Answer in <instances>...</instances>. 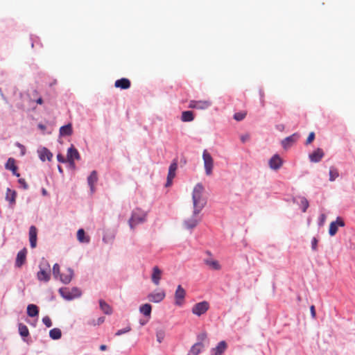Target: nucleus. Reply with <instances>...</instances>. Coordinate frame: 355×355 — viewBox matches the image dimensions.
<instances>
[{
  "mask_svg": "<svg viewBox=\"0 0 355 355\" xmlns=\"http://www.w3.org/2000/svg\"><path fill=\"white\" fill-rule=\"evenodd\" d=\"M37 153L40 159L44 162L46 159L48 161H51L53 157V154L50 152L49 149L45 147H41L38 148Z\"/></svg>",
  "mask_w": 355,
  "mask_h": 355,
  "instance_id": "nucleus-14",
  "label": "nucleus"
},
{
  "mask_svg": "<svg viewBox=\"0 0 355 355\" xmlns=\"http://www.w3.org/2000/svg\"><path fill=\"white\" fill-rule=\"evenodd\" d=\"M165 295V293L163 291L153 292L148 295V299L151 302L159 303L164 299Z\"/></svg>",
  "mask_w": 355,
  "mask_h": 355,
  "instance_id": "nucleus-13",
  "label": "nucleus"
},
{
  "mask_svg": "<svg viewBox=\"0 0 355 355\" xmlns=\"http://www.w3.org/2000/svg\"><path fill=\"white\" fill-rule=\"evenodd\" d=\"M178 168V160L174 159L173 162L171 164L169 168H168V173L167 176V180L166 183V187H169L172 184V180L175 176V171Z\"/></svg>",
  "mask_w": 355,
  "mask_h": 355,
  "instance_id": "nucleus-9",
  "label": "nucleus"
},
{
  "mask_svg": "<svg viewBox=\"0 0 355 355\" xmlns=\"http://www.w3.org/2000/svg\"><path fill=\"white\" fill-rule=\"evenodd\" d=\"M318 240L315 237H313L311 241V248L313 251L317 250Z\"/></svg>",
  "mask_w": 355,
  "mask_h": 355,
  "instance_id": "nucleus-49",
  "label": "nucleus"
},
{
  "mask_svg": "<svg viewBox=\"0 0 355 355\" xmlns=\"http://www.w3.org/2000/svg\"><path fill=\"white\" fill-rule=\"evenodd\" d=\"M206 254H208L209 256L211 255V253L209 251H207Z\"/></svg>",
  "mask_w": 355,
  "mask_h": 355,
  "instance_id": "nucleus-63",
  "label": "nucleus"
},
{
  "mask_svg": "<svg viewBox=\"0 0 355 355\" xmlns=\"http://www.w3.org/2000/svg\"><path fill=\"white\" fill-rule=\"evenodd\" d=\"M204 263L213 270H218L220 269V265L219 264L218 261L214 260L211 258L205 259Z\"/></svg>",
  "mask_w": 355,
  "mask_h": 355,
  "instance_id": "nucleus-25",
  "label": "nucleus"
},
{
  "mask_svg": "<svg viewBox=\"0 0 355 355\" xmlns=\"http://www.w3.org/2000/svg\"><path fill=\"white\" fill-rule=\"evenodd\" d=\"M314 139H315V133L313 132H311L309 134V135L306 141L305 144L308 145V144H311L314 140Z\"/></svg>",
  "mask_w": 355,
  "mask_h": 355,
  "instance_id": "nucleus-47",
  "label": "nucleus"
},
{
  "mask_svg": "<svg viewBox=\"0 0 355 355\" xmlns=\"http://www.w3.org/2000/svg\"><path fill=\"white\" fill-rule=\"evenodd\" d=\"M42 193L43 196H46L48 193H47V191L45 189L43 188L42 189Z\"/></svg>",
  "mask_w": 355,
  "mask_h": 355,
  "instance_id": "nucleus-59",
  "label": "nucleus"
},
{
  "mask_svg": "<svg viewBox=\"0 0 355 355\" xmlns=\"http://www.w3.org/2000/svg\"><path fill=\"white\" fill-rule=\"evenodd\" d=\"M15 146H17L19 148V150H21V155H24L26 153L25 146L19 142H16Z\"/></svg>",
  "mask_w": 355,
  "mask_h": 355,
  "instance_id": "nucleus-48",
  "label": "nucleus"
},
{
  "mask_svg": "<svg viewBox=\"0 0 355 355\" xmlns=\"http://www.w3.org/2000/svg\"><path fill=\"white\" fill-rule=\"evenodd\" d=\"M298 199L300 200V205L302 207V211L306 212L309 206V201L303 196L298 197Z\"/></svg>",
  "mask_w": 355,
  "mask_h": 355,
  "instance_id": "nucleus-36",
  "label": "nucleus"
},
{
  "mask_svg": "<svg viewBox=\"0 0 355 355\" xmlns=\"http://www.w3.org/2000/svg\"><path fill=\"white\" fill-rule=\"evenodd\" d=\"M99 348H100V350L105 351L107 349V346L105 345H101Z\"/></svg>",
  "mask_w": 355,
  "mask_h": 355,
  "instance_id": "nucleus-55",
  "label": "nucleus"
},
{
  "mask_svg": "<svg viewBox=\"0 0 355 355\" xmlns=\"http://www.w3.org/2000/svg\"><path fill=\"white\" fill-rule=\"evenodd\" d=\"M162 270L157 266L153 267L151 280L155 285L157 286L159 284V282L162 278Z\"/></svg>",
  "mask_w": 355,
  "mask_h": 355,
  "instance_id": "nucleus-20",
  "label": "nucleus"
},
{
  "mask_svg": "<svg viewBox=\"0 0 355 355\" xmlns=\"http://www.w3.org/2000/svg\"><path fill=\"white\" fill-rule=\"evenodd\" d=\"M77 239L80 243H88L90 241L89 237L85 235L83 229H80L77 232Z\"/></svg>",
  "mask_w": 355,
  "mask_h": 355,
  "instance_id": "nucleus-29",
  "label": "nucleus"
},
{
  "mask_svg": "<svg viewBox=\"0 0 355 355\" xmlns=\"http://www.w3.org/2000/svg\"><path fill=\"white\" fill-rule=\"evenodd\" d=\"M73 276V270L71 268H67V274H61L58 277L60 280L64 284H68L72 279Z\"/></svg>",
  "mask_w": 355,
  "mask_h": 355,
  "instance_id": "nucleus-21",
  "label": "nucleus"
},
{
  "mask_svg": "<svg viewBox=\"0 0 355 355\" xmlns=\"http://www.w3.org/2000/svg\"><path fill=\"white\" fill-rule=\"evenodd\" d=\"M130 81L125 78L116 80L114 83V86L121 89H127L130 87Z\"/></svg>",
  "mask_w": 355,
  "mask_h": 355,
  "instance_id": "nucleus-23",
  "label": "nucleus"
},
{
  "mask_svg": "<svg viewBox=\"0 0 355 355\" xmlns=\"http://www.w3.org/2000/svg\"><path fill=\"white\" fill-rule=\"evenodd\" d=\"M245 112H236L234 114V119L237 121H241L245 119Z\"/></svg>",
  "mask_w": 355,
  "mask_h": 355,
  "instance_id": "nucleus-42",
  "label": "nucleus"
},
{
  "mask_svg": "<svg viewBox=\"0 0 355 355\" xmlns=\"http://www.w3.org/2000/svg\"><path fill=\"white\" fill-rule=\"evenodd\" d=\"M105 322V317H99L96 320L94 319H92L87 322V324L89 325L96 326V325H100L103 324Z\"/></svg>",
  "mask_w": 355,
  "mask_h": 355,
  "instance_id": "nucleus-38",
  "label": "nucleus"
},
{
  "mask_svg": "<svg viewBox=\"0 0 355 355\" xmlns=\"http://www.w3.org/2000/svg\"><path fill=\"white\" fill-rule=\"evenodd\" d=\"M202 159L204 162L205 173L207 175H210L212 173V169L214 167V159L207 150L203 151Z\"/></svg>",
  "mask_w": 355,
  "mask_h": 355,
  "instance_id": "nucleus-6",
  "label": "nucleus"
},
{
  "mask_svg": "<svg viewBox=\"0 0 355 355\" xmlns=\"http://www.w3.org/2000/svg\"><path fill=\"white\" fill-rule=\"evenodd\" d=\"M337 226L340 227H344L345 226V222L343 220V219L340 217H337L336 220L334 221Z\"/></svg>",
  "mask_w": 355,
  "mask_h": 355,
  "instance_id": "nucleus-50",
  "label": "nucleus"
},
{
  "mask_svg": "<svg viewBox=\"0 0 355 355\" xmlns=\"http://www.w3.org/2000/svg\"><path fill=\"white\" fill-rule=\"evenodd\" d=\"M209 309V304L207 301H202L193 305L191 309L193 314L200 316L205 314Z\"/></svg>",
  "mask_w": 355,
  "mask_h": 355,
  "instance_id": "nucleus-7",
  "label": "nucleus"
},
{
  "mask_svg": "<svg viewBox=\"0 0 355 355\" xmlns=\"http://www.w3.org/2000/svg\"><path fill=\"white\" fill-rule=\"evenodd\" d=\"M40 270L37 272V279L40 282H48L51 279L50 264L44 258L39 264Z\"/></svg>",
  "mask_w": 355,
  "mask_h": 355,
  "instance_id": "nucleus-2",
  "label": "nucleus"
},
{
  "mask_svg": "<svg viewBox=\"0 0 355 355\" xmlns=\"http://www.w3.org/2000/svg\"><path fill=\"white\" fill-rule=\"evenodd\" d=\"M204 187L202 184L198 183L193 188L192 193V200L193 211L196 213H200L206 205L207 201L202 197Z\"/></svg>",
  "mask_w": 355,
  "mask_h": 355,
  "instance_id": "nucleus-1",
  "label": "nucleus"
},
{
  "mask_svg": "<svg viewBox=\"0 0 355 355\" xmlns=\"http://www.w3.org/2000/svg\"><path fill=\"white\" fill-rule=\"evenodd\" d=\"M59 293L67 300H72L82 295L81 291L77 287H73L72 288L62 287L59 289Z\"/></svg>",
  "mask_w": 355,
  "mask_h": 355,
  "instance_id": "nucleus-4",
  "label": "nucleus"
},
{
  "mask_svg": "<svg viewBox=\"0 0 355 355\" xmlns=\"http://www.w3.org/2000/svg\"><path fill=\"white\" fill-rule=\"evenodd\" d=\"M152 306L150 304H144L139 307V311L145 316H150Z\"/></svg>",
  "mask_w": 355,
  "mask_h": 355,
  "instance_id": "nucleus-33",
  "label": "nucleus"
},
{
  "mask_svg": "<svg viewBox=\"0 0 355 355\" xmlns=\"http://www.w3.org/2000/svg\"><path fill=\"white\" fill-rule=\"evenodd\" d=\"M99 306L101 311L106 315H111L112 313V307L104 300L99 301Z\"/></svg>",
  "mask_w": 355,
  "mask_h": 355,
  "instance_id": "nucleus-28",
  "label": "nucleus"
},
{
  "mask_svg": "<svg viewBox=\"0 0 355 355\" xmlns=\"http://www.w3.org/2000/svg\"><path fill=\"white\" fill-rule=\"evenodd\" d=\"M337 231H338V226H337L336 223L334 221L331 222L330 223L329 230V235L331 236H334L337 233Z\"/></svg>",
  "mask_w": 355,
  "mask_h": 355,
  "instance_id": "nucleus-39",
  "label": "nucleus"
},
{
  "mask_svg": "<svg viewBox=\"0 0 355 355\" xmlns=\"http://www.w3.org/2000/svg\"><path fill=\"white\" fill-rule=\"evenodd\" d=\"M26 257V250L24 248L20 250L17 254L15 261V266L20 268L25 262Z\"/></svg>",
  "mask_w": 355,
  "mask_h": 355,
  "instance_id": "nucleus-22",
  "label": "nucleus"
},
{
  "mask_svg": "<svg viewBox=\"0 0 355 355\" xmlns=\"http://www.w3.org/2000/svg\"><path fill=\"white\" fill-rule=\"evenodd\" d=\"M211 105L210 101H195L192 100L189 101V107L197 110H205Z\"/></svg>",
  "mask_w": 355,
  "mask_h": 355,
  "instance_id": "nucleus-8",
  "label": "nucleus"
},
{
  "mask_svg": "<svg viewBox=\"0 0 355 355\" xmlns=\"http://www.w3.org/2000/svg\"><path fill=\"white\" fill-rule=\"evenodd\" d=\"M139 323H140V324H141V326H144V325H145V324H146V321L143 320H139Z\"/></svg>",
  "mask_w": 355,
  "mask_h": 355,
  "instance_id": "nucleus-60",
  "label": "nucleus"
},
{
  "mask_svg": "<svg viewBox=\"0 0 355 355\" xmlns=\"http://www.w3.org/2000/svg\"><path fill=\"white\" fill-rule=\"evenodd\" d=\"M227 349V343L225 341L222 340L219 342L216 347L210 350V355H222Z\"/></svg>",
  "mask_w": 355,
  "mask_h": 355,
  "instance_id": "nucleus-16",
  "label": "nucleus"
},
{
  "mask_svg": "<svg viewBox=\"0 0 355 355\" xmlns=\"http://www.w3.org/2000/svg\"><path fill=\"white\" fill-rule=\"evenodd\" d=\"M260 95H261V98H262L263 96V93L261 91H260Z\"/></svg>",
  "mask_w": 355,
  "mask_h": 355,
  "instance_id": "nucleus-64",
  "label": "nucleus"
},
{
  "mask_svg": "<svg viewBox=\"0 0 355 355\" xmlns=\"http://www.w3.org/2000/svg\"><path fill=\"white\" fill-rule=\"evenodd\" d=\"M0 93H1V96L3 97V98L4 100H6V98L4 97V96H3V93H2V91H1V88H0Z\"/></svg>",
  "mask_w": 355,
  "mask_h": 355,
  "instance_id": "nucleus-61",
  "label": "nucleus"
},
{
  "mask_svg": "<svg viewBox=\"0 0 355 355\" xmlns=\"http://www.w3.org/2000/svg\"><path fill=\"white\" fill-rule=\"evenodd\" d=\"M19 332L22 337H26L29 335L28 327L22 323L19 324Z\"/></svg>",
  "mask_w": 355,
  "mask_h": 355,
  "instance_id": "nucleus-37",
  "label": "nucleus"
},
{
  "mask_svg": "<svg viewBox=\"0 0 355 355\" xmlns=\"http://www.w3.org/2000/svg\"><path fill=\"white\" fill-rule=\"evenodd\" d=\"M268 164L271 169L278 170L282 165V160L278 155H275L270 159Z\"/></svg>",
  "mask_w": 355,
  "mask_h": 355,
  "instance_id": "nucleus-17",
  "label": "nucleus"
},
{
  "mask_svg": "<svg viewBox=\"0 0 355 355\" xmlns=\"http://www.w3.org/2000/svg\"><path fill=\"white\" fill-rule=\"evenodd\" d=\"M324 153L322 149L318 148L312 153L309 154V157L311 162L318 163L324 157Z\"/></svg>",
  "mask_w": 355,
  "mask_h": 355,
  "instance_id": "nucleus-15",
  "label": "nucleus"
},
{
  "mask_svg": "<svg viewBox=\"0 0 355 355\" xmlns=\"http://www.w3.org/2000/svg\"><path fill=\"white\" fill-rule=\"evenodd\" d=\"M27 314L30 317H35L39 314L38 307L35 304H28L27 306Z\"/></svg>",
  "mask_w": 355,
  "mask_h": 355,
  "instance_id": "nucleus-31",
  "label": "nucleus"
},
{
  "mask_svg": "<svg viewBox=\"0 0 355 355\" xmlns=\"http://www.w3.org/2000/svg\"><path fill=\"white\" fill-rule=\"evenodd\" d=\"M207 337V334L206 333H201L198 336V340H199L198 342H201L202 340H204Z\"/></svg>",
  "mask_w": 355,
  "mask_h": 355,
  "instance_id": "nucleus-51",
  "label": "nucleus"
},
{
  "mask_svg": "<svg viewBox=\"0 0 355 355\" xmlns=\"http://www.w3.org/2000/svg\"><path fill=\"white\" fill-rule=\"evenodd\" d=\"M165 337V331L162 329H157L156 331V338L159 343H161Z\"/></svg>",
  "mask_w": 355,
  "mask_h": 355,
  "instance_id": "nucleus-40",
  "label": "nucleus"
},
{
  "mask_svg": "<svg viewBox=\"0 0 355 355\" xmlns=\"http://www.w3.org/2000/svg\"><path fill=\"white\" fill-rule=\"evenodd\" d=\"M146 214L139 209L133 210L132 216L128 220V224L131 230H134L135 227L139 224L143 223L146 220Z\"/></svg>",
  "mask_w": 355,
  "mask_h": 355,
  "instance_id": "nucleus-3",
  "label": "nucleus"
},
{
  "mask_svg": "<svg viewBox=\"0 0 355 355\" xmlns=\"http://www.w3.org/2000/svg\"><path fill=\"white\" fill-rule=\"evenodd\" d=\"M49 336L53 340H58L62 336L61 330L58 328H53L49 331Z\"/></svg>",
  "mask_w": 355,
  "mask_h": 355,
  "instance_id": "nucleus-34",
  "label": "nucleus"
},
{
  "mask_svg": "<svg viewBox=\"0 0 355 355\" xmlns=\"http://www.w3.org/2000/svg\"><path fill=\"white\" fill-rule=\"evenodd\" d=\"M57 159L60 163H65L66 162L65 158L61 154H58L57 155Z\"/></svg>",
  "mask_w": 355,
  "mask_h": 355,
  "instance_id": "nucleus-52",
  "label": "nucleus"
},
{
  "mask_svg": "<svg viewBox=\"0 0 355 355\" xmlns=\"http://www.w3.org/2000/svg\"><path fill=\"white\" fill-rule=\"evenodd\" d=\"M329 181L334 182L339 176L338 170L334 166H331L329 168Z\"/></svg>",
  "mask_w": 355,
  "mask_h": 355,
  "instance_id": "nucleus-35",
  "label": "nucleus"
},
{
  "mask_svg": "<svg viewBox=\"0 0 355 355\" xmlns=\"http://www.w3.org/2000/svg\"><path fill=\"white\" fill-rule=\"evenodd\" d=\"M194 116L191 111H184L182 113L181 120L183 122H191L193 121Z\"/></svg>",
  "mask_w": 355,
  "mask_h": 355,
  "instance_id": "nucleus-32",
  "label": "nucleus"
},
{
  "mask_svg": "<svg viewBox=\"0 0 355 355\" xmlns=\"http://www.w3.org/2000/svg\"><path fill=\"white\" fill-rule=\"evenodd\" d=\"M18 182L20 184V185L21 186V187L24 189L26 190L28 189V185L24 179H23V178L19 179Z\"/></svg>",
  "mask_w": 355,
  "mask_h": 355,
  "instance_id": "nucleus-46",
  "label": "nucleus"
},
{
  "mask_svg": "<svg viewBox=\"0 0 355 355\" xmlns=\"http://www.w3.org/2000/svg\"><path fill=\"white\" fill-rule=\"evenodd\" d=\"M249 139V136L248 135H242L241 137V140L243 141V142H245V141H247L248 139Z\"/></svg>",
  "mask_w": 355,
  "mask_h": 355,
  "instance_id": "nucleus-54",
  "label": "nucleus"
},
{
  "mask_svg": "<svg viewBox=\"0 0 355 355\" xmlns=\"http://www.w3.org/2000/svg\"><path fill=\"white\" fill-rule=\"evenodd\" d=\"M185 295V290L182 287L181 285H178L175 293V304L178 306H181L183 303Z\"/></svg>",
  "mask_w": 355,
  "mask_h": 355,
  "instance_id": "nucleus-10",
  "label": "nucleus"
},
{
  "mask_svg": "<svg viewBox=\"0 0 355 355\" xmlns=\"http://www.w3.org/2000/svg\"><path fill=\"white\" fill-rule=\"evenodd\" d=\"M38 128L41 130H45L46 128L45 125L42 123L38 124Z\"/></svg>",
  "mask_w": 355,
  "mask_h": 355,
  "instance_id": "nucleus-56",
  "label": "nucleus"
},
{
  "mask_svg": "<svg viewBox=\"0 0 355 355\" xmlns=\"http://www.w3.org/2000/svg\"><path fill=\"white\" fill-rule=\"evenodd\" d=\"M130 330H131V327L130 326H128L125 328H123V329L118 330L115 333V336H121V335H122L123 334H126V333L130 331Z\"/></svg>",
  "mask_w": 355,
  "mask_h": 355,
  "instance_id": "nucleus-43",
  "label": "nucleus"
},
{
  "mask_svg": "<svg viewBox=\"0 0 355 355\" xmlns=\"http://www.w3.org/2000/svg\"><path fill=\"white\" fill-rule=\"evenodd\" d=\"M52 272H53V277L55 279H58V277L61 275L60 271V266L58 263H55L53 265Z\"/></svg>",
  "mask_w": 355,
  "mask_h": 355,
  "instance_id": "nucleus-41",
  "label": "nucleus"
},
{
  "mask_svg": "<svg viewBox=\"0 0 355 355\" xmlns=\"http://www.w3.org/2000/svg\"><path fill=\"white\" fill-rule=\"evenodd\" d=\"M17 193L15 191L8 188L6 190V200L9 202L11 207L15 204Z\"/></svg>",
  "mask_w": 355,
  "mask_h": 355,
  "instance_id": "nucleus-24",
  "label": "nucleus"
},
{
  "mask_svg": "<svg viewBox=\"0 0 355 355\" xmlns=\"http://www.w3.org/2000/svg\"><path fill=\"white\" fill-rule=\"evenodd\" d=\"M70 164V166H71V167L74 168V167H75L74 160H73V164Z\"/></svg>",
  "mask_w": 355,
  "mask_h": 355,
  "instance_id": "nucleus-62",
  "label": "nucleus"
},
{
  "mask_svg": "<svg viewBox=\"0 0 355 355\" xmlns=\"http://www.w3.org/2000/svg\"><path fill=\"white\" fill-rule=\"evenodd\" d=\"M29 241L31 247L35 248L37 245V228L33 225L29 228Z\"/></svg>",
  "mask_w": 355,
  "mask_h": 355,
  "instance_id": "nucleus-18",
  "label": "nucleus"
},
{
  "mask_svg": "<svg viewBox=\"0 0 355 355\" xmlns=\"http://www.w3.org/2000/svg\"><path fill=\"white\" fill-rule=\"evenodd\" d=\"M80 159V154L73 145L67 150V161L69 164H73V160H79Z\"/></svg>",
  "mask_w": 355,
  "mask_h": 355,
  "instance_id": "nucleus-12",
  "label": "nucleus"
},
{
  "mask_svg": "<svg viewBox=\"0 0 355 355\" xmlns=\"http://www.w3.org/2000/svg\"><path fill=\"white\" fill-rule=\"evenodd\" d=\"M98 181V175L96 171H92L87 178V184L92 193L94 192V184Z\"/></svg>",
  "mask_w": 355,
  "mask_h": 355,
  "instance_id": "nucleus-19",
  "label": "nucleus"
},
{
  "mask_svg": "<svg viewBox=\"0 0 355 355\" xmlns=\"http://www.w3.org/2000/svg\"><path fill=\"white\" fill-rule=\"evenodd\" d=\"M202 347V343L201 342H198L191 347L187 355H198Z\"/></svg>",
  "mask_w": 355,
  "mask_h": 355,
  "instance_id": "nucleus-27",
  "label": "nucleus"
},
{
  "mask_svg": "<svg viewBox=\"0 0 355 355\" xmlns=\"http://www.w3.org/2000/svg\"><path fill=\"white\" fill-rule=\"evenodd\" d=\"M5 167L6 169L10 170L12 171L13 174L16 176L19 177V174L17 173V166L15 164V159L13 158H9L5 165Z\"/></svg>",
  "mask_w": 355,
  "mask_h": 355,
  "instance_id": "nucleus-26",
  "label": "nucleus"
},
{
  "mask_svg": "<svg viewBox=\"0 0 355 355\" xmlns=\"http://www.w3.org/2000/svg\"><path fill=\"white\" fill-rule=\"evenodd\" d=\"M310 311H311V314L312 318H314L315 317V306L313 305H312L310 307Z\"/></svg>",
  "mask_w": 355,
  "mask_h": 355,
  "instance_id": "nucleus-53",
  "label": "nucleus"
},
{
  "mask_svg": "<svg viewBox=\"0 0 355 355\" xmlns=\"http://www.w3.org/2000/svg\"><path fill=\"white\" fill-rule=\"evenodd\" d=\"M300 138L298 133H294L291 136L286 137L282 141V146L284 148L287 149L290 148L294 143H295Z\"/></svg>",
  "mask_w": 355,
  "mask_h": 355,
  "instance_id": "nucleus-11",
  "label": "nucleus"
},
{
  "mask_svg": "<svg viewBox=\"0 0 355 355\" xmlns=\"http://www.w3.org/2000/svg\"><path fill=\"white\" fill-rule=\"evenodd\" d=\"M36 102H37V103L41 105L43 103V100L42 98H39L38 99H37Z\"/></svg>",
  "mask_w": 355,
  "mask_h": 355,
  "instance_id": "nucleus-57",
  "label": "nucleus"
},
{
  "mask_svg": "<svg viewBox=\"0 0 355 355\" xmlns=\"http://www.w3.org/2000/svg\"><path fill=\"white\" fill-rule=\"evenodd\" d=\"M58 171L60 173H61V174L63 173V169L60 165L58 166Z\"/></svg>",
  "mask_w": 355,
  "mask_h": 355,
  "instance_id": "nucleus-58",
  "label": "nucleus"
},
{
  "mask_svg": "<svg viewBox=\"0 0 355 355\" xmlns=\"http://www.w3.org/2000/svg\"><path fill=\"white\" fill-rule=\"evenodd\" d=\"M43 323L47 327H51L52 326V322L49 316H45L42 318Z\"/></svg>",
  "mask_w": 355,
  "mask_h": 355,
  "instance_id": "nucleus-45",
  "label": "nucleus"
},
{
  "mask_svg": "<svg viewBox=\"0 0 355 355\" xmlns=\"http://www.w3.org/2000/svg\"><path fill=\"white\" fill-rule=\"evenodd\" d=\"M72 126L71 123L63 125L60 128V135L61 136H69L72 134Z\"/></svg>",
  "mask_w": 355,
  "mask_h": 355,
  "instance_id": "nucleus-30",
  "label": "nucleus"
},
{
  "mask_svg": "<svg viewBox=\"0 0 355 355\" xmlns=\"http://www.w3.org/2000/svg\"><path fill=\"white\" fill-rule=\"evenodd\" d=\"M326 218H327V216L324 214H322L320 215L319 218H318V225L320 227H322L324 225Z\"/></svg>",
  "mask_w": 355,
  "mask_h": 355,
  "instance_id": "nucleus-44",
  "label": "nucleus"
},
{
  "mask_svg": "<svg viewBox=\"0 0 355 355\" xmlns=\"http://www.w3.org/2000/svg\"><path fill=\"white\" fill-rule=\"evenodd\" d=\"M202 216L200 213H196L193 211V214L190 218H188L183 221L184 227L187 230H193L201 221Z\"/></svg>",
  "mask_w": 355,
  "mask_h": 355,
  "instance_id": "nucleus-5",
  "label": "nucleus"
}]
</instances>
